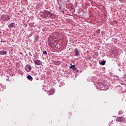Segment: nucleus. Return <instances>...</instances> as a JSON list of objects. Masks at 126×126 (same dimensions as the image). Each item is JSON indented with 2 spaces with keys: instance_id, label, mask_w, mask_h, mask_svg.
Here are the masks:
<instances>
[{
  "instance_id": "obj_1",
  "label": "nucleus",
  "mask_w": 126,
  "mask_h": 126,
  "mask_svg": "<svg viewBox=\"0 0 126 126\" xmlns=\"http://www.w3.org/2000/svg\"><path fill=\"white\" fill-rule=\"evenodd\" d=\"M1 19L2 21H8L10 18H9V16L8 14H3L1 16Z\"/></svg>"
},
{
  "instance_id": "obj_2",
  "label": "nucleus",
  "mask_w": 126,
  "mask_h": 126,
  "mask_svg": "<svg viewBox=\"0 0 126 126\" xmlns=\"http://www.w3.org/2000/svg\"><path fill=\"white\" fill-rule=\"evenodd\" d=\"M50 15V12L49 11H44L42 12V14L41 15V16L42 18H47V17H49Z\"/></svg>"
},
{
  "instance_id": "obj_3",
  "label": "nucleus",
  "mask_w": 126,
  "mask_h": 126,
  "mask_svg": "<svg viewBox=\"0 0 126 126\" xmlns=\"http://www.w3.org/2000/svg\"><path fill=\"white\" fill-rule=\"evenodd\" d=\"M57 39H58V37L56 36H51L49 38L50 42L52 43L56 42V41H57Z\"/></svg>"
},
{
  "instance_id": "obj_4",
  "label": "nucleus",
  "mask_w": 126,
  "mask_h": 126,
  "mask_svg": "<svg viewBox=\"0 0 126 126\" xmlns=\"http://www.w3.org/2000/svg\"><path fill=\"white\" fill-rule=\"evenodd\" d=\"M34 64L36 65H41L42 64V62L40 61L39 60H36L35 61H34Z\"/></svg>"
},
{
  "instance_id": "obj_5",
  "label": "nucleus",
  "mask_w": 126,
  "mask_h": 126,
  "mask_svg": "<svg viewBox=\"0 0 126 126\" xmlns=\"http://www.w3.org/2000/svg\"><path fill=\"white\" fill-rule=\"evenodd\" d=\"M70 68L72 69V70L74 71L75 72H77L78 71V70L75 67V65H72L70 67Z\"/></svg>"
},
{
  "instance_id": "obj_6",
  "label": "nucleus",
  "mask_w": 126,
  "mask_h": 126,
  "mask_svg": "<svg viewBox=\"0 0 126 126\" xmlns=\"http://www.w3.org/2000/svg\"><path fill=\"white\" fill-rule=\"evenodd\" d=\"M8 27L10 29H11V28H15V24L14 23H12L10 24Z\"/></svg>"
},
{
  "instance_id": "obj_7",
  "label": "nucleus",
  "mask_w": 126,
  "mask_h": 126,
  "mask_svg": "<svg viewBox=\"0 0 126 126\" xmlns=\"http://www.w3.org/2000/svg\"><path fill=\"white\" fill-rule=\"evenodd\" d=\"M48 95H53L55 93V89H51L48 92Z\"/></svg>"
},
{
  "instance_id": "obj_8",
  "label": "nucleus",
  "mask_w": 126,
  "mask_h": 126,
  "mask_svg": "<svg viewBox=\"0 0 126 126\" xmlns=\"http://www.w3.org/2000/svg\"><path fill=\"white\" fill-rule=\"evenodd\" d=\"M49 17H50V18H52V19L55 18V17H56V15H55V14L52 13H51V12H50Z\"/></svg>"
},
{
  "instance_id": "obj_9",
  "label": "nucleus",
  "mask_w": 126,
  "mask_h": 126,
  "mask_svg": "<svg viewBox=\"0 0 126 126\" xmlns=\"http://www.w3.org/2000/svg\"><path fill=\"white\" fill-rule=\"evenodd\" d=\"M75 51V56H78L79 55V51L77 49V48H75L74 49Z\"/></svg>"
},
{
  "instance_id": "obj_10",
  "label": "nucleus",
  "mask_w": 126,
  "mask_h": 126,
  "mask_svg": "<svg viewBox=\"0 0 126 126\" xmlns=\"http://www.w3.org/2000/svg\"><path fill=\"white\" fill-rule=\"evenodd\" d=\"M123 120H124V118H123V117H120L116 119L117 122H122Z\"/></svg>"
},
{
  "instance_id": "obj_11",
  "label": "nucleus",
  "mask_w": 126,
  "mask_h": 126,
  "mask_svg": "<svg viewBox=\"0 0 126 126\" xmlns=\"http://www.w3.org/2000/svg\"><path fill=\"white\" fill-rule=\"evenodd\" d=\"M6 54H7V51L3 50L0 51V55H6Z\"/></svg>"
},
{
  "instance_id": "obj_12",
  "label": "nucleus",
  "mask_w": 126,
  "mask_h": 126,
  "mask_svg": "<svg viewBox=\"0 0 126 126\" xmlns=\"http://www.w3.org/2000/svg\"><path fill=\"white\" fill-rule=\"evenodd\" d=\"M27 78H28V79H29V80H31V81H32V80H33V78L30 75H28L27 76Z\"/></svg>"
},
{
  "instance_id": "obj_13",
  "label": "nucleus",
  "mask_w": 126,
  "mask_h": 126,
  "mask_svg": "<svg viewBox=\"0 0 126 126\" xmlns=\"http://www.w3.org/2000/svg\"><path fill=\"white\" fill-rule=\"evenodd\" d=\"M100 64L101 65H105V64H106V61H102L100 62Z\"/></svg>"
},
{
  "instance_id": "obj_14",
  "label": "nucleus",
  "mask_w": 126,
  "mask_h": 126,
  "mask_svg": "<svg viewBox=\"0 0 126 126\" xmlns=\"http://www.w3.org/2000/svg\"><path fill=\"white\" fill-rule=\"evenodd\" d=\"M101 32V31H100V30H97L96 31H95V32L97 33V34H100Z\"/></svg>"
},
{
  "instance_id": "obj_15",
  "label": "nucleus",
  "mask_w": 126,
  "mask_h": 126,
  "mask_svg": "<svg viewBox=\"0 0 126 126\" xmlns=\"http://www.w3.org/2000/svg\"><path fill=\"white\" fill-rule=\"evenodd\" d=\"M124 114V111H123V110H120V111H119V115H122V114Z\"/></svg>"
},
{
  "instance_id": "obj_16",
  "label": "nucleus",
  "mask_w": 126,
  "mask_h": 126,
  "mask_svg": "<svg viewBox=\"0 0 126 126\" xmlns=\"http://www.w3.org/2000/svg\"><path fill=\"white\" fill-rule=\"evenodd\" d=\"M28 68L30 71L32 70V67H31V65H29L28 66Z\"/></svg>"
},
{
  "instance_id": "obj_17",
  "label": "nucleus",
  "mask_w": 126,
  "mask_h": 126,
  "mask_svg": "<svg viewBox=\"0 0 126 126\" xmlns=\"http://www.w3.org/2000/svg\"><path fill=\"white\" fill-rule=\"evenodd\" d=\"M58 5H59L60 9H62V5H61V4L60 3V2L58 1Z\"/></svg>"
},
{
  "instance_id": "obj_18",
  "label": "nucleus",
  "mask_w": 126,
  "mask_h": 126,
  "mask_svg": "<svg viewBox=\"0 0 126 126\" xmlns=\"http://www.w3.org/2000/svg\"><path fill=\"white\" fill-rule=\"evenodd\" d=\"M43 54H44V55H47L48 53H47V51L46 50L43 51Z\"/></svg>"
},
{
  "instance_id": "obj_19",
  "label": "nucleus",
  "mask_w": 126,
  "mask_h": 126,
  "mask_svg": "<svg viewBox=\"0 0 126 126\" xmlns=\"http://www.w3.org/2000/svg\"><path fill=\"white\" fill-rule=\"evenodd\" d=\"M61 12H62V13H63V14H64V10H63V9H60Z\"/></svg>"
},
{
  "instance_id": "obj_20",
  "label": "nucleus",
  "mask_w": 126,
  "mask_h": 126,
  "mask_svg": "<svg viewBox=\"0 0 126 126\" xmlns=\"http://www.w3.org/2000/svg\"><path fill=\"white\" fill-rule=\"evenodd\" d=\"M55 64H56V65H59V61L55 62Z\"/></svg>"
},
{
  "instance_id": "obj_21",
  "label": "nucleus",
  "mask_w": 126,
  "mask_h": 126,
  "mask_svg": "<svg viewBox=\"0 0 126 126\" xmlns=\"http://www.w3.org/2000/svg\"><path fill=\"white\" fill-rule=\"evenodd\" d=\"M1 43H5L6 41H3V40H1L0 41Z\"/></svg>"
},
{
  "instance_id": "obj_22",
  "label": "nucleus",
  "mask_w": 126,
  "mask_h": 126,
  "mask_svg": "<svg viewBox=\"0 0 126 126\" xmlns=\"http://www.w3.org/2000/svg\"><path fill=\"white\" fill-rule=\"evenodd\" d=\"M31 24V25L33 26V25L34 24V23H32Z\"/></svg>"
},
{
  "instance_id": "obj_23",
  "label": "nucleus",
  "mask_w": 126,
  "mask_h": 126,
  "mask_svg": "<svg viewBox=\"0 0 126 126\" xmlns=\"http://www.w3.org/2000/svg\"><path fill=\"white\" fill-rule=\"evenodd\" d=\"M123 2H125L126 0H122Z\"/></svg>"
},
{
  "instance_id": "obj_24",
  "label": "nucleus",
  "mask_w": 126,
  "mask_h": 126,
  "mask_svg": "<svg viewBox=\"0 0 126 126\" xmlns=\"http://www.w3.org/2000/svg\"><path fill=\"white\" fill-rule=\"evenodd\" d=\"M20 55H23V53H22V52H20Z\"/></svg>"
},
{
  "instance_id": "obj_25",
  "label": "nucleus",
  "mask_w": 126,
  "mask_h": 126,
  "mask_svg": "<svg viewBox=\"0 0 126 126\" xmlns=\"http://www.w3.org/2000/svg\"><path fill=\"white\" fill-rule=\"evenodd\" d=\"M3 89H5V87L4 86V87H3Z\"/></svg>"
},
{
  "instance_id": "obj_26",
  "label": "nucleus",
  "mask_w": 126,
  "mask_h": 126,
  "mask_svg": "<svg viewBox=\"0 0 126 126\" xmlns=\"http://www.w3.org/2000/svg\"><path fill=\"white\" fill-rule=\"evenodd\" d=\"M50 45H51V47H52V44H50Z\"/></svg>"
},
{
  "instance_id": "obj_27",
  "label": "nucleus",
  "mask_w": 126,
  "mask_h": 126,
  "mask_svg": "<svg viewBox=\"0 0 126 126\" xmlns=\"http://www.w3.org/2000/svg\"><path fill=\"white\" fill-rule=\"evenodd\" d=\"M97 84H99V83H97Z\"/></svg>"
},
{
  "instance_id": "obj_28",
  "label": "nucleus",
  "mask_w": 126,
  "mask_h": 126,
  "mask_svg": "<svg viewBox=\"0 0 126 126\" xmlns=\"http://www.w3.org/2000/svg\"><path fill=\"white\" fill-rule=\"evenodd\" d=\"M26 26H27V25H26Z\"/></svg>"
}]
</instances>
